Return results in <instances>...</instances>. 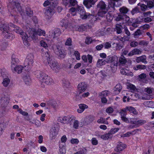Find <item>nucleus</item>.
<instances>
[{
    "instance_id": "1",
    "label": "nucleus",
    "mask_w": 154,
    "mask_h": 154,
    "mask_svg": "<svg viewBox=\"0 0 154 154\" xmlns=\"http://www.w3.org/2000/svg\"><path fill=\"white\" fill-rule=\"evenodd\" d=\"M25 29V30L29 35V40L36 39L38 35L45 36V31L41 29H38L36 30L30 28L28 26H27Z\"/></svg>"
},
{
    "instance_id": "2",
    "label": "nucleus",
    "mask_w": 154,
    "mask_h": 154,
    "mask_svg": "<svg viewBox=\"0 0 154 154\" xmlns=\"http://www.w3.org/2000/svg\"><path fill=\"white\" fill-rule=\"evenodd\" d=\"M35 74L42 83H44L46 85H49L53 83V79L43 72L37 70L35 72Z\"/></svg>"
},
{
    "instance_id": "3",
    "label": "nucleus",
    "mask_w": 154,
    "mask_h": 154,
    "mask_svg": "<svg viewBox=\"0 0 154 154\" xmlns=\"http://www.w3.org/2000/svg\"><path fill=\"white\" fill-rule=\"evenodd\" d=\"M26 26L24 28L25 30L26 31V33L23 31L20 28L17 26L14 29V31L17 33L20 34L22 38L23 42L25 45L28 46L29 45L28 41H29V35L28 34L27 31L25 30Z\"/></svg>"
},
{
    "instance_id": "4",
    "label": "nucleus",
    "mask_w": 154,
    "mask_h": 154,
    "mask_svg": "<svg viewBox=\"0 0 154 154\" xmlns=\"http://www.w3.org/2000/svg\"><path fill=\"white\" fill-rule=\"evenodd\" d=\"M34 55L32 54H29L26 56L24 62V69L28 71L30 70L34 63Z\"/></svg>"
},
{
    "instance_id": "5",
    "label": "nucleus",
    "mask_w": 154,
    "mask_h": 154,
    "mask_svg": "<svg viewBox=\"0 0 154 154\" xmlns=\"http://www.w3.org/2000/svg\"><path fill=\"white\" fill-rule=\"evenodd\" d=\"M75 119V117L73 116H65L63 117H60L58 119V121L62 123L66 124L68 122L70 125H72V122L73 120Z\"/></svg>"
},
{
    "instance_id": "6",
    "label": "nucleus",
    "mask_w": 154,
    "mask_h": 154,
    "mask_svg": "<svg viewBox=\"0 0 154 154\" xmlns=\"http://www.w3.org/2000/svg\"><path fill=\"white\" fill-rule=\"evenodd\" d=\"M107 63H111V67L113 66H117L118 65V57L116 55H109L106 58Z\"/></svg>"
},
{
    "instance_id": "7",
    "label": "nucleus",
    "mask_w": 154,
    "mask_h": 154,
    "mask_svg": "<svg viewBox=\"0 0 154 154\" xmlns=\"http://www.w3.org/2000/svg\"><path fill=\"white\" fill-rule=\"evenodd\" d=\"M76 10L79 12L80 17L82 19H86L90 16V14L85 12L84 8L82 7L78 6L76 8Z\"/></svg>"
},
{
    "instance_id": "8",
    "label": "nucleus",
    "mask_w": 154,
    "mask_h": 154,
    "mask_svg": "<svg viewBox=\"0 0 154 154\" xmlns=\"http://www.w3.org/2000/svg\"><path fill=\"white\" fill-rule=\"evenodd\" d=\"M1 100L2 106L6 107L9 104L10 97L8 95H4L1 97Z\"/></svg>"
},
{
    "instance_id": "9",
    "label": "nucleus",
    "mask_w": 154,
    "mask_h": 154,
    "mask_svg": "<svg viewBox=\"0 0 154 154\" xmlns=\"http://www.w3.org/2000/svg\"><path fill=\"white\" fill-rule=\"evenodd\" d=\"M48 62L49 65L53 70L56 71L60 68V66L57 61L53 58L51 59L50 61H48Z\"/></svg>"
},
{
    "instance_id": "10",
    "label": "nucleus",
    "mask_w": 154,
    "mask_h": 154,
    "mask_svg": "<svg viewBox=\"0 0 154 154\" xmlns=\"http://www.w3.org/2000/svg\"><path fill=\"white\" fill-rule=\"evenodd\" d=\"M42 56L44 58L46 59L47 62L50 61L51 59H52L53 57L51 56L50 54V52L48 49H45V50L42 49Z\"/></svg>"
},
{
    "instance_id": "11",
    "label": "nucleus",
    "mask_w": 154,
    "mask_h": 154,
    "mask_svg": "<svg viewBox=\"0 0 154 154\" xmlns=\"http://www.w3.org/2000/svg\"><path fill=\"white\" fill-rule=\"evenodd\" d=\"M98 0H84L83 4L87 8H90L94 5Z\"/></svg>"
},
{
    "instance_id": "12",
    "label": "nucleus",
    "mask_w": 154,
    "mask_h": 154,
    "mask_svg": "<svg viewBox=\"0 0 154 154\" xmlns=\"http://www.w3.org/2000/svg\"><path fill=\"white\" fill-rule=\"evenodd\" d=\"M87 85L85 82L80 83L78 86L79 93L80 94L85 91L87 89Z\"/></svg>"
},
{
    "instance_id": "13",
    "label": "nucleus",
    "mask_w": 154,
    "mask_h": 154,
    "mask_svg": "<svg viewBox=\"0 0 154 154\" xmlns=\"http://www.w3.org/2000/svg\"><path fill=\"white\" fill-rule=\"evenodd\" d=\"M123 21H122V24H125L127 25H131L132 22L134 21V20L132 19H130L129 17L127 15L125 14Z\"/></svg>"
},
{
    "instance_id": "14",
    "label": "nucleus",
    "mask_w": 154,
    "mask_h": 154,
    "mask_svg": "<svg viewBox=\"0 0 154 154\" xmlns=\"http://www.w3.org/2000/svg\"><path fill=\"white\" fill-rule=\"evenodd\" d=\"M54 11L52 8H48L46 10L45 13V18L48 19L51 18L52 16L54 14Z\"/></svg>"
},
{
    "instance_id": "15",
    "label": "nucleus",
    "mask_w": 154,
    "mask_h": 154,
    "mask_svg": "<svg viewBox=\"0 0 154 154\" xmlns=\"http://www.w3.org/2000/svg\"><path fill=\"white\" fill-rule=\"evenodd\" d=\"M106 5L105 3L102 1H100L97 4V9L100 11H107Z\"/></svg>"
},
{
    "instance_id": "16",
    "label": "nucleus",
    "mask_w": 154,
    "mask_h": 154,
    "mask_svg": "<svg viewBox=\"0 0 154 154\" xmlns=\"http://www.w3.org/2000/svg\"><path fill=\"white\" fill-rule=\"evenodd\" d=\"M12 5H13V8H16L17 11L21 12L22 9L20 4L18 2L17 0H12Z\"/></svg>"
},
{
    "instance_id": "17",
    "label": "nucleus",
    "mask_w": 154,
    "mask_h": 154,
    "mask_svg": "<svg viewBox=\"0 0 154 154\" xmlns=\"http://www.w3.org/2000/svg\"><path fill=\"white\" fill-rule=\"evenodd\" d=\"M126 147V146L121 142H118L115 150L117 152H119L123 150Z\"/></svg>"
},
{
    "instance_id": "18",
    "label": "nucleus",
    "mask_w": 154,
    "mask_h": 154,
    "mask_svg": "<svg viewBox=\"0 0 154 154\" xmlns=\"http://www.w3.org/2000/svg\"><path fill=\"white\" fill-rule=\"evenodd\" d=\"M50 32L49 35L51 36V37H52L53 38H54L56 36H57L61 34V32L60 29L58 28L56 29L55 31L52 30Z\"/></svg>"
},
{
    "instance_id": "19",
    "label": "nucleus",
    "mask_w": 154,
    "mask_h": 154,
    "mask_svg": "<svg viewBox=\"0 0 154 154\" xmlns=\"http://www.w3.org/2000/svg\"><path fill=\"white\" fill-rule=\"evenodd\" d=\"M146 55H143L140 57H137L136 59V62L139 63L141 62L145 64H146L147 62L146 60Z\"/></svg>"
},
{
    "instance_id": "20",
    "label": "nucleus",
    "mask_w": 154,
    "mask_h": 154,
    "mask_svg": "<svg viewBox=\"0 0 154 154\" xmlns=\"http://www.w3.org/2000/svg\"><path fill=\"white\" fill-rule=\"evenodd\" d=\"M23 80L25 83L27 85H30L32 83L31 78L29 75H24L23 77Z\"/></svg>"
},
{
    "instance_id": "21",
    "label": "nucleus",
    "mask_w": 154,
    "mask_h": 154,
    "mask_svg": "<svg viewBox=\"0 0 154 154\" xmlns=\"http://www.w3.org/2000/svg\"><path fill=\"white\" fill-rule=\"evenodd\" d=\"M79 109L77 110V112L79 113H81L83 112L85 109L88 108V106L84 104H80L79 105Z\"/></svg>"
},
{
    "instance_id": "22",
    "label": "nucleus",
    "mask_w": 154,
    "mask_h": 154,
    "mask_svg": "<svg viewBox=\"0 0 154 154\" xmlns=\"http://www.w3.org/2000/svg\"><path fill=\"white\" fill-rule=\"evenodd\" d=\"M9 27L8 26L7 23H5L2 24L0 27V29L3 32L2 34L9 31Z\"/></svg>"
},
{
    "instance_id": "23",
    "label": "nucleus",
    "mask_w": 154,
    "mask_h": 154,
    "mask_svg": "<svg viewBox=\"0 0 154 154\" xmlns=\"http://www.w3.org/2000/svg\"><path fill=\"white\" fill-rule=\"evenodd\" d=\"M141 51L139 49L135 48L130 51L128 54V56H131L134 55L139 54H141Z\"/></svg>"
},
{
    "instance_id": "24",
    "label": "nucleus",
    "mask_w": 154,
    "mask_h": 154,
    "mask_svg": "<svg viewBox=\"0 0 154 154\" xmlns=\"http://www.w3.org/2000/svg\"><path fill=\"white\" fill-rule=\"evenodd\" d=\"M58 132L55 127L52 128L50 130V136L52 139H54L57 134Z\"/></svg>"
},
{
    "instance_id": "25",
    "label": "nucleus",
    "mask_w": 154,
    "mask_h": 154,
    "mask_svg": "<svg viewBox=\"0 0 154 154\" xmlns=\"http://www.w3.org/2000/svg\"><path fill=\"white\" fill-rule=\"evenodd\" d=\"M88 28V26L85 24L81 25L80 26H77L76 27V29L79 32H83L86 30Z\"/></svg>"
},
{
    "instance_id": "26",
    "label": "nucleus",
    "mask_w": 154,
    "mask_h": 154,
    "mask_svg": "<svg viewBox=\"0 0 154 154\" xmlns=\"http://www.w3.org/2000/svg\"><path fill=\"white\" fill-rule=\"evenodd\" d=\"M116 6L115 3L113 1H110L109 2L108 6L107 7V11L109 9L112 11L115 10V7Z\"/></svg>"
},
{
    "instance_id": "27",
    "label": "nucleus",
    "mask_w": 154,
    "mask_h": 154,
    "mask_svg": "<svg viewBox=\"0 0 154 154\" xmlns=\"http://www.w3.org/2000/svg\"><path fill=\"white\" fill-rule=\"evenodd\" d=\"M106 63H107L106 59L105 60L99 59L97 60V67H99L103 65H105Z\"/></svg>"
},
{
    "instance_id": "28",
    "label": "nucleus",
    "mask_w": 154,
    "mask_h": 154,
    "mask_svg": "<svg viewBox=\"0 0 154 154\" xmlns=\"http://www.w3.org/2000/svg\"><path fill=\"white\" fill-rule=\"evenodd\" d=\"M3 35L7 38L12 39L14 38V35L11 33L9 32V31L5 33H3Z\"/></svg>"
},
{
    "instance_id": "29",
    "label": "nucleus",
    "mask_w": 154,
    "mask_h": 154,
    "mask_svg": "<svg viewBox=\"0 0 154 154\" xmlns=\"http://www.w3.org/2000/svg\"><path fill=\"white\" fill-rule=\"evenodd\" d=\"M122 86L120 84H118L115 86L114 89V92L115 94H118L121 91Z\"/></svg>"
},
{
    "instance_id": "30",
    "label": "nucleus",
    "mask_w": 154,
    "mask_h": 154,
    "mask_svg": "<svg viewBox=\"0 0 154 154\" xmlns=\"http://www.w3.org/2000/svg\"><path fill=\"white\" fill-rule=\"evenodd\" d=\"M99 136H100L101 139L104 140H106L108 139L111 138L112 136L109 132L108 133L104 134L101 136L99 135Z\"/></svg>"
},
{
    "instance_id": "31",
    "label": "nucleus",
    "mask_w": 154,
    "mask_h": 154,
    "mask_svg": "<svg viewBox=\"0 0 154 154\" xmlns=\"http://www.w3.org/2000/svg\"><path fill=\"white\" fill-rule=\"evenodd\" d=\"M23 68V66L18 65L14 68V71L18 73H20L22 72Z\"/></svg>"
},
{
    "instance_id": "32",
    "label": "nucleus",
    "mask_w": 154,
    "mask_h": 154,
    "mask_svg": "<svg viewBox=\"0 0 154 154\" xmlns=\"http://www.w3.org/2000/svg\"><path fill=\"white\" fill-rule=\"evenodd\" d=\"M72 61L71 59L66 60L64 64L65 66L67 68L70 69L72 67Z\"/></svg>"
},
{
    "instance_id": "33",
    "label": "nucleus",
    "mask_w": 154,
    "mask_h": 154,
    "mask_svg": "<svg viewBox=\"0 0 154 154\" xmlns=\"http://www.w3.org/2000/svg\"><path fill=\"white\" fill-rule=\"evenodd\" d=\"M94 120V117L91 115H90L86 117L85 122L87 124H89L93 122Z\"/></svg>"
},
{
    "instance_id": "34",
    "label": "nucleus",
    "mask_w": 154,
    "mask_h": 154,
    "mask_svg": "<svg viewBox=\"0 0 154 154\" xmlns=\"http://www.w3.org/2000/svg\"><path fill=\"white\" fill-rule=\"evenodd\" d=\"M138 129H137L134 131H132L131 132H128L126 133L123 134L124 137H129L131 135H132L136 134L137 131Z\"/></svg>"
},
{
    "instance_id": "35",
    "label": "nucleus",
    "mask_w": 154,
    "mask_h": 154,
    "mask_svg": "<svg viewBox=\"0 0 154 154\" xmlns=\"http://www.w3.org/2000/svg\"><path fill=\"white\" fill-rule=\"evenodd\" d=\"M146 68V66L143 65H138L134 66V69L135 70H140L144 69Z\"/></svg>"
},
{
    "instance_id": "36",
    "label": "nucleus",
    "mask_w": 154,
    "mask_h": 154,
    "mask_svg": "<svg viewBox=\"0 0 154 154\" xmlns=\"http://www.w3.org/2000/svg\"><path fill=\"white\" fill-rule=\"evenodd\" d=\"M147 2L148 8L151 9L154 8V0H147Z\"/></svg>"
},
{
    "instance_id": "37",
    "label": "nucleus",
    "mask_w": 154,
    "mask_h": 154,
    "mask_svg": "<svg viewBox=\"0 0 154 154\" xmlns=\"http://www.w3.org/2000/svg\"><path fill=\"white\" fill-rule=\"evenodd\" d=\"M59 152L60 153H66L65 147L64 145L60 143L59 145Z\"/></svg>"
},
{
    "instance_id": "38",
    "label": "nucleus",
    "mask_w": 154,
    "mask_h": 154,
    "mask_svg": "<svg viewBox=\"0 0 154 154\" xmlns=\"http://www.w3.org/2000/svg\"><path fill=\"white\" fill-rule=\"evenodd\" d=\"M127 70L124 69H122L120 70L121 73L122 74L127 75H133V73L131 72H127Z\"/></svg>"
},
{
    "instance_id": "39",
    "label": "nucleus",
    "mask_w": 154,
    "mask_h": 154,
    "mask_svg": "<svg viewBox=\"0 0 154 154\" xmlns=\"http://www.w3.org/2000/svg\"><path fill=\"white\" fill-rule=\"evenodd\" d=\"M126 109L127 110L129 111L130 112L134 114H137V112L136 111L135 108L133 107H126Z\"/></svg>"
},
{
    "instance_id": "40",
    "label": "nucleus",
    "mask_w": 154,
    "mask_h": 154,
    "mask_svg": "<svg viewBox=\"0 0 154 154\" xmlns=\"http://www.w3.org/2000/svg\"><path fill=\"white\" fill-rule=\"evenodd\" d=\"M119 11L122 14H126L128 11L129 10L126 7L123 6L120 8Z\"/></svg>"
},
{
    "instance_id": "41",
    "label": "nucleus",
    "mask_w": 154,
    "mask_h": 154,
    "mask_svg": "<svg viewBox=\"0 0 154 154\" xmlns=\"http://www.w3.org/2000/svg\"><path fill=\"white\" fill-rule=\"evenodd\" d=\"M119 62L121 64H124L127 62V60L125 57L122 55L119 57Z\"/></svg>"
},
{
    "instance_id": "42",
    "label": "nucleus",
    "mask_w": 154,
    "mask_h": 154,
    "mask_svg": "<svg viewBox=\"0 0 154 154\" xmlns=\"http://www.w3.org/2000/svg\"><path fill=\"white\" fill-rule=\"evenodd\" d=\"M97 122L98 123H103L106 125L108 124V121L106 120L103 117H100L97 120Z\"/></svg>"
},
{
    "instance_id": "43",
    "label": "nucleus",
    "mask_w": 154,
    "mask_h": 154,
    "mask_svg": "<svg viewBox=\"0 0 154 154\" xmlns=\"http://www.w3.org/2000/svg\"><path fill=\"white\" fill-rule=\"evenodd\" d=\"M107 12V11H100V10H98L97 15L99 17H103L105 16Z\"/></svg>"
},
{
    "instance_id": "44",
    "label": "nucleus",
    "mask_w": 154,
    "mask_h": 154,
    "mask_svg": "<svg viewBox=\"0 0 154 154\" xmlns=\"http://www.w3.org/2000/svg\"><path fill=\"white\" fill-rule=\"evenodd\" d=\"M26 12L27 15L30 17H31L33 14L32 11L29 7L26 8Z\"/></svg>"
},
{
    "instance_id": "45",
    "label": "nucleus",
    "mask_w": 154,
    "mask_h": 154,
    "mask_svg": "<svg viewBox=\"0 0 154 154\" xmlns=\"http://www.w3.org/2000/svg\"><path fill=\"white\" fill-rule=\"evenodd\" d=\"M10 82V79L8 78H6L3 79L2 83L4 86L7 87Z\"/></svg>"
},
{
    "instance_id": "46",
    "label": "nucleus",
    "mask_w": 154,
    "mask_h": 154,
    "mask_svg": "<svg viewBox=\"0 0 154 154\" xmlns=\"http://www.w3.org/2000/svg\"><path fill=\"white\" fill-rule=\"evenodd\" d=\"M122 26L120 24H116V28L117 33L119 34L122 32Z\"/></svg>"
},
{
    "instance_id": "47",
    "label": "nucleus",
    "mask_w": 154,
    "mask_h": 154,
    "mask_svg": "<svg viewBox=\"0 0 154 154\" xmlns=\"http://www.w3.org/2000/svg\"><path fill=\"white\" fill-rule=\"evenodd\" d=\"M125 14H119L118 15V16L116 17V19H115V20L117 21H123V19L124 18V16Z\"/></svg>"
},
{
    "instance_id": "48",
    "label": "nucleus",
    "mask_w": 154,
    "mask_h": 154,
    "mask_svg": "<svg viewBox=\"0 0 154 154\" xmlns=\"http://www.w3.org/2000/svg\"><path fill=\"white\" fill-rule=\"evenodd\" d=\"M146 122V121L143 120H136L135 125L138 126L141 125L145 123Z\"/></svg>"
},
{
    "instance_id": "49",
    "label": "nucleus",
    "mask_w": 154,
    "mask_h": 154,
    "mask_svg": "<svg viewBox=\"0 0 154 154\" xmlns=\"http://www.w3.org/2000/svg\"><path fill=\"white\" fill-rule=\"evenodd\" d=\"M126 110L127 109H126V107L125 109H121L120 111L119 112V113L121 115V118L122 117L125 116L127 115Z\"/></svg>"
},
{
    "instance_id": "50",
    "label": "nucleus",
    "mask_w": 154,
    "mask_h": 154,
    "mask_svg": "<svg viewBox=\"0 0 154 154\" xmlns=\"http://www.w3.org/2000/svg\"><path fill=\"white\" fill-rule=\"evenodd\" d=\"M19 60L17 58L12 57V61L11 62V67L12 68L13 66V65L14 66L18 62Z\"/></svg>"
},
{
    "instance_id": "51",
    "label": "nucleus",
    "mask_w": 154,
    "mask_h": 154,
    "mask_svg": "<svg viewBox=\"0 0 154 154\" xmlns=\"http://www.w3.org/2000/svg\"><path fill=\"white\" fill-rule=\"evenodd\" d=\"M127 88L128 89L130 90L131 91H134L136 88L134 85L131 84H128L127 85Z\"/></svg>"
},
{
    "instance_id": "52",
    "label": "nucleus",
    "mask_w": 154,
    "mask_h": 154,
    "mask_svg": "<svg viewBox=\"0 0 154 154\" xmlns=\"http://www.w3.org/2000/svg\"><path fill=\"white\" fill-rule=\"evenodd\" d=\"M138 5L140 7L141 10L143 11H145L148 8L147 5H146L144 4H140V3H139Z\"/></svg>"
},
{
    "instance_id": "53",
    "label": "nucleus",
    "mask_w": 154,
    "mask_h": 154,
    "mask_svg": "<svg viewBox=\"0 0 154 154\" xmlns=\"http://www.w3.org/2000/svg\"><path fill=\"white\" fill-rule=\"evenodd\" d=\"M61 23H62V26L64 27L65 28H66L68 26V22L67 20L65 19L62 20L61 22Z\"/></svg>"
},
{
    "instance_id": "54",
    "label": "nucleus",
    "mask_w": 154,
    "mask_h": 154,
    "mask_svg": "<svg viewBox=\"0 0 154 154\" xmlns=\"http://www.w3.org/2000/svg\"><path fill=\"white\" fill-rule=\"evenodd\" d=\"M65 45L67 46H71L72 45V40L70 38H68L65 43Z\"/></svg>"
},
{
    "instance_id": "55",
    "label": "nucleus",
    "mask_w": 154,
    "mask_h": 154,
    "mask_svg": "<svg viewBox=\"0 0 154 154\" xmlns=\"http://www.w3.org/2000/svg\"><path fill=\"white\" fill-rule=\"evenodd\" d=\"M109 91H102L100 94V95L101 97H105L107 96L108 94H109Z\"/></svg>"
},
{
    "instance_id": "56",
    "label": "nucleus",
    "mask_w": 154,
    "mask_h": 154,
    "mask_svg": "<svg viewBox=\"0 0 154 154\" xmlns=\"http://www.w3.org/2000/svg\"><path fill=\"white\" fill-rule=\"evenodd\" d=\"M142 32L140 29H138L136 31H135L134 33V35L135 38H136L138 36L142 34Z\"/></svg>"
},
{
    "instance_id": "57",
    "label": "nucleus",
    "mask_w": 154,
    "mask_h": 154,
    "mask_svg": "<svg viewBox=\"0 0 154 154\" xmlns=\"http://www.w3.org/2000/svg\"><path fill=\"white\" fill-rule=\"evenodd\" d=\"M33 122H32V123L34 124L37 127H38L41 126V123L37 119H33Z\"/></svg>"
},
{
    "instance_id": "58",
    "label": "nucleus",
    "mask_w": 154,
    "mask_h": 154,
    "mask_svg": "<svg viewBox=\"0 0 154 154\" xmlns=\"http://www.w3.org/2000/svg\"><path fill=\"white\" fill-rule=\"evenodd\" d=\"M119 130L118 128H112L109 132V133L111 134L112 136V134H114L117 132Z\"/></svg>"
},
{
    "instance_id": "59",
    "label": "nucleus",
    "mask_w": 154,
    "mask_h": 154,
    "mask_svg": "<svg viewBox=\"0 0 154 154\" xmlns=\"http://www.w3.org/2000/svg\"><path fill=\"white\" fill-rule=\"evenodd\" d=\"M86 149L85 148H83L81 149L80 150L74 154H86Z\"/></svg>"
},
{
    "instance_id": "60",
    "label": "nucleus",
    "mask_w": 154,
    "mask_h": 154,
    "mask_svg": "<svg viewBox=\"0 0 154 154\" xmlns=\"http://www.w3.org/2000/svg\"><path fill=\"white\" fill-rule=\"evenodd\" d=\"M74 121L73 125V127L75 129L78 128L79 126V122L77 120H73Z\"/></svg>"
},
{
    "instance_id": "61",
    "label": "nucleus",
    "mask_w": 154,
    "mask_h": 154,
    "mask_svg": "<svg viewBox=\"0 0 154 154\" xmlns=\"http://www.w3.org/2000/svg\"><path fill=\"white\" fill-rule=\"evenodd\" d=\"M129 39V38L126 35H125L123 37L120 36V38L119 39L122 42H125V41L128 40Z\"/></svg>"
},
{
    "instance_id": "62",
    "label": "nucleus",
    "mask_w": 154,
    "mask_h": 154,
    "mask_svg": "<svg viewBox=\"0 0 154 154\" xmlns=\"http://www.w3.org/2000/svg\"><path fill=\"white\" fill-rule=\"evenodd\" d=\"M52 4H54L53 2H51V1L47 0L43 4V6L44 7H46L51 5Z\"/></svg>"
},
{
    "instance_id": "63",
    "label": "nucleus",
    "mask_w": 154,
    "mask_h": 154,
    "mask_svg": "<svg viewBox=\"0 0 154 154\" xmlns=\"http://www.w3.org/2000/svg\"><path fill=\"white\" fill-rule=\"evenodd\" d=\"M70 4L72 6H74L77 5L78 2L76 0H69Z\"/></svg>"
},
{
    "instance_id": "64",
    "label": "nucleus",
    "mask_w": 154,
    "mask_h": 154,
    "mask_svg": "<svg viewBox=\"0 0 154 154\" xmlns=\"http://www.w3.org/2000/svg\"><path fill=\"white\" fill-rule=\"evenodd\" d=\"M74 54L77 60H79L80 59V54L78 51H75Z\"/></svg>"
}]
</instances>
